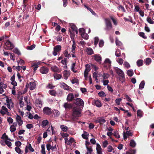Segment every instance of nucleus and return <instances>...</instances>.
Instances as JSON below:
<instances>
[{"mask_svg":"<svg viewBox=\"0 0 154 154\" xmlns=\"http://www.w3.org/2000/svg\"><path fill=\"white\" fill-rule=\"evenodd\" d=\"M116 60L117 62L120 65H122L123 62V60L121 58H116Z\"/></svg>","mask_w":154,"mask_h":154,"instance_id":"34","label":"nucleus"},{"mask_svg":"<svg viewBox=\"0 0 154 154\" xmlns=\"http://www.w3.org/2000/svg\"><path fill=\"white\" fill-rule=\"evenodd\" d=\"M113 134L115 137L117 138H119L120 137V136L119 134L117 131H115L113 133Z\"/></svg>","mask_w":154,"mask_h":154,"instance_id":"51","label":"nucleus"},{"mask_svg":"<svg viewBox=\"0 0 154 154\" xmlns=\"http://www.w3.org/2000/svg\"><path fill=\"white\" fill-rule=\"evenodd\" d=\"M117 8L118 10L122 11L124 12H125V10L124 7L121 5H119V6Z\"/></svg>","mask_w":154,"mask_h":154,"instance_id":"49","label":"nucleus"},{"mask_svg":"<svg viewBox=\"0 0 154 154\" xmlns=\"http://www.w3.org/2000/svg\"><path fill=\"white\" fill-rule=\"evenodd\" d=\"M61 50V46L60 45H57L55 46L54 48V51L53 52L54 56H56L57 54V53L60 52Z\"/></svg>","mask_w":154,"mask_h":154,"instance_id":"5","label":"nucleus"},{"mask_svg":"<svg viewBox=\"0 0 154 154\" xmlns=\"http://www.w3.org/2000/svg\"><path fill=\"white\" fill-rule=\"evenodd\" d=\"M15 151L19 154H21L23 153V151H21L19 147H16L15 148Z\"/></svg>","mask_w":154,"mask_h":154,"instance_id":"32","label":"nucleus"},{"mask_svg":"<svg viewBox=\"0 0 154 154\" xmlns=\"http://www.w3.org/2000/svg\"><path fill=\"white\" fill-rule=\"evenodd\" d=\"M71 82L73 84L75 83L78 84V80L77 79L75 78L71 80Z\"/></svg>","mask_w":154,"mask_h":154,"instance_id":"59","label":"nucleus"},{"mask_svg":"<svg viewBox=\"0 0 154 154\" xmlns=\"http://www.w3.org/2000/svg\"><path fill=\"white\" fill-rule=\"evenodd\" d=\"M6 102L7 103V106L10 109H12L14 106V104L12 102L11 99L7 98L6 100Z\"/></svg>","mask_w":154,"mask_h":154,"instance_id":"9","label":"nucleus"},{"mask_svg":"<svg viewBox=\"0 0 154 154\" xmlns=\"http://www.w3.org/2000/svg\"><path fill=\"white\" fill-rule=\"evenodd\" d=\"M122 97L116 99L115 100L116 103L118 105H120V102L122 101Z\"/></svg>","mask_w":154,"mask_h":154,"instance_id":"37","label":"nucleus"},{"mask_svg":"<svg viewBox=\"0 0 154 154\" xmlns=\"http://www.w3.org/2000/svg\"><path fill=\"white\" fill-rule=\"evenodd\" d=\"M65 143L68 145H71L72 143L75 142L74 139L72 138H71L69 140H68L67 138H65Z\"/></svg>","mask_w":154,"mask_h":154,"instance_id":"16","label":"nucleus"},{"mask_svg":"<svg viewBox=\"0 0 154 154\" xmlns=\"http://www.w3.org/2000/svg\"><path fill=\"white\" fill-rule=\"evenodd\" d=\"M10 129L11 132L15 131L16 129L15 126L14 125H11L10 127Z\"/></svg>","mask_w":154,"mask_h":154,"instance_id":"57","label":"nucleus"},{"mask_svg":"<svg viewBox=\"0 0 154 154\" xmlns=\"http://www.w3.org/2000/svg\"><path fill=\"white\" fill-rule=\"evenodd\" d=\"M43 112L46 115H50L51 113V109L48 107H45L43 110Z\"/></svg>","mask_w":154,"mask_h":154,"instance_id":"13","label":"nucleus"},{"mask_svg":"<svg viewBox=\"0 0 154 154\" xmlns=\"http://www.w3.org/2000/svg\"><path fill=\"white\" fill-rule=\"evenodd\" d=\"M114 69L119 76V81L122 83L124 82L125 81V78L123 72L121 69L117 67H115Z\"/></svg>","mask_w":154,"mask_h":154,"instance_id":"1","label":"nucleus"},{"mask_svg":"<svg viewBox=\"0 0 154 154\" xmlns=\"http://www.w3.org/2000/svg\"><path fill=\"white\" fill-rule=\"evenodd\" d=\"M51 150L52 151H56L57 150V148L56 144L54 145L52 144Z\"/></svg>","mask_w":154,"mask_h":154,"instance_id":"56","label":"nucleus"},{"mask_svg":"<svg viewBox=\"0 0 154 154\" xmlns=\"http://www.w3.org/2000/svg\"><path fill=\"white\" fill-rule=\"evenodd\" d=\"M40 64V63L39 62L33 63H32V66L34 68V71H35L37 70Z\"/></svg>","mask_w":154,"mask_h":154,"instance_id":"22","label":"nucleus"},{"mask_svg":"<svg viewBox=\"0 0 154 154\" xmlns=\"http://www.w3.org/2000/svg\"><path fill=\"white\" fill-rule=\"evenodd\" d=\"M49 92L51 95L55 96L57 94L56 92L54 90H50L49 91Z\"/></svg>","mask_w":154,"mask_h":154,"instance_id":"43","label":"nucleus"},{"mask_svg":"<svg viewBox=\"0 0 154 154\" xmlns=\"http://www.w3.org/2000/svg\"><path fill=\"white\" fill-rule=\"evenodd\" d=\"M16 120L19 126H20L23 124V121L22 120L20 116L19 115H17L16 117Z\"/></svg>","mask_w":154,"mask_h":154,"instance_id":"19","label":"nucleus"},{"mask_svg":"<svg viewBox=\"0 0 154 154\" xmlns=\"http://www.w3.org/2000/svg\"><path fill=\"white\" fill-rule=\"evenodd\" d=\"M107 149L108 152H111L113 150V148L111 146L109 145L107 146Z\"/></svg>","mask_w":154,"mask_h":154,"instance_id":"52","label":"nucleus"},{"mask_svg":"<svg viewBox=\"0 0 154 154\" xmlns=\"http://www.w3.org/2000/svg\"><path fill=\"white\" fill-rule=\"evenodd\" d=\"M108 144V143L106 140H105L103 142L102 146L103 148H105L107 147Z\"/></svg>","mask_w":154,"mask_h":154,"instance_id":"58","label":"nucleus"},{"mask_svg":"<svg viewBox=\"0 0 154 154\" xmlns=\"http://www.w3.org/2000/svg\"><path fill=\"white\" fill-rule=\"evenodd\" d=\"M17 75L19 81L20 82H21L22 81V79L23 78V76H21L20 74L18 72L17 73Z\"/></svg>","mask_w":154,"mask_h":154,"instance_id":"60","label":"nucleus"},{"mask_svg":"<svg viewBox=\"0 0 154 154\" xmlns=\"http://www.w3.org/2000/svg\"><path fill=\"white\" fill-rule=\"evenodd\" d=\"M136 143L133 140H131L130 141V145L132 147H134L135 146Z\"/></svg>","mask_w":154,"mask_h":154,"instance_id":"33","label":"nucleus"},{"mask_svg":"<svg viewBox=\"0 0 154 154\" xmlns=\"http://www.w3.org/2000/svg\"><path fill=\"white\" fill-rule=\"evenodd\" d=\"M28 149L32 152L34 151V149L32 148L30 144H29L28 146L27 145L26 146L25 151V153L26 154L28 153Z\"/></svg>","mask_w":154,"mask_h":154,"instance_id":"15","label":"nucleus"},{"mask_svg":"<svg viewBox=\"0 0 154 154\" xmlns=\"http://www.w3.org/2000/svg\"><path fill=\"white\" fill-rule=\"evenodd\" d=\"M82 109L78 106L75 107L73 109L72 116L73 118L79 117L81 116V111Z\"/></svg>","mask_w":154,"mask_h":154,"instance_id":"2","label":"nucleus"},{"mask_svg":"<svg viewBox=\"0 0 154 154\" xmlns=\"http://www.w3.org/2000/svg\"><path fill=\"white\" fill-rule=\"evenodd\" d=\"M1 138L2 139H4V141L5 140H10L11 139L8 138V136L6 135V133H5L2 135Z\"/></svg>","mask_w":154,"mask_h":154,"instance_id":"35","label":"nucleus"},{"mask_svg":"<svg viewBox=\"0 0 154 154\" xmlns=\"http://www.w3.org/2000/svg\"><path fill=\"white\" fill-rule=\"evenodd\" d=\"M145 85V82L144 81H142L140 83L139 86V88L140 89H143L144 86Z\"/></svg>","mask_w":154,"mask_h":154,"instance_id":"47","label":"nucleus"},{"mask_svg":"<svg viewBox=\"0 0 154 154\" xmlns=\"http://www.w3.org/2000/svg\"><path fill=\"white\" fill-rule=\"evenodd\" d=\"M63 54L65 57L69 58L71 57V55L68 53V51L67 50H65L63 53Z\"/></svg>","mask_w":154,"mask_h":154,"instance_id":"36","label":"nucleus"},{"mask_svg":"<svg viewBox=\"0 0 154 154\" xmlns=\"http://www.w3.org/2000/svg\"><path fill=\"white\" fill-rule=\"evenodd\" d=\"M146 20L147 22L150 24H154V21H153L151 19V18L149 17H148L147 19Z\"/></svg>","mask_w":154,"mask_h":154,"instance_id":"42","label":"nucleus"},{"mask_svg":"<svg viewBox=\"0 0 154 154\" xmlns=\"http://www.w3.org/2000/svg\"><path fill=\"white\" fill-rule=\"evenodd\" d=\"M74 96L73 94L70 93L68 94L67 97V100L68 101H71L74 98Z\"/></svg>","mask_w":154,"mask_h":154,"instance_id":"23","label":"nucleus"},{"mask_svg":"<svg viewBox=\"0 0 154 154\" xmlns=\"http://www.w3.org/2000/svg\"><path fill=\"white\" fill-rule=\"evenodd\" d=\"M45 146L44 144L41 146V153L42 154H46L45 152Z\"/></svg>","mask_w":154,"mask_h":154,"instance_id":"46","label":"nucleus"},{"mask_svg":"<svg viewBox=\"0 0 154 154\" xmlns=\"http://www.w3.org/2000/svg\"><path fill=\"white\" fill-rule=\"evenodd\" d=\"M115 55L117 57H119L121 55L120 51L119 49H117L116 50L115 53Z\"/></svg>","mask_w":154,"mask_h":154,"instance_id":"53","label":"nucleus"},{"mask_svg":"<svg viewBox=\"0 0 154 154\" xmlns=\"http://www.w3.org/2000/svg\"><path fill=\"white\" fill-rule=\"evenodd\" d=\"M0 113L3 115L6 114L10 116L11 115V113L8 112V109L4 106L2 107V109L0 111Z\"/></svg>","mask_w":154,"mask_h":154,"instance_id":"7","label":"nucleus"},{"mask_svg":"<svg viewBox=\"0 0 154 154\" xmlns=\"http://www.w3.org/2000/svg\"><path fill=\"white\" fill-rule=\"evenodd\" d=\"M5 46H6V48L8 50L12 49L14 47V45L9 40L6 41Z\"/></svg>","mask_w":154,"mask_h":154,"instance_id":"10","label":"nucleus"},{"mask_svg":"<svg viewBox=\"0 0 154 154\" xmlns=\"http://www.w3.org/2000/svg\"><path fill=\"white\" fill-rule=\"evenodd\" d=\"M69 27L70 28L69 29V31L71 34H74L75 33L76 34L78 33L77 28L74 24L70 23Z\"/></svg>","mask_w":154,"mask_h":154,"instance_id":"3","label":"nucleus"},{"mask_svg":"<svg viewBox=\"0 0 154 154\" xmlns=\"http://www.w3.org/2000/svg\"><path fill=\"white\" fill-rule=\"evenodd\" d=\"M142 112L140 110H138L137 111V115L138 116L141 117L142 116Z\"/></svg>","mask_w":154,"mask_h":154,"instance_id":"55","label":"nucleus"},{"mask_svg":"<svg viewBox=\"0 0 154 154\" xmlns=\"http://www.w3.org/2000/svg\"><path fill=\"white\" fill-rule=\"evenodd\" d=\"M43 103L41 101L38 100L36 103V106H38L40 108H41L42 107Z\"/></svg>","mask_w":154,"mask_h":154,"instance_id":"48","label":"nucleus"},{"mask_svg":"<svg viewBox=\"0 0 154 154\" xmlns=\"http://www.w3.org/2000/svg\"><path fill=\"white\" fill-rule=\"evenodd\" d=\"M105 21L106 25V29L107 30H109L112 28V26L109 19L106 18L105 19Z\"/></svg>","mask_w":154,"mask_h":154,"instance_id":"6","label":"nucleus"},{"mask_svg":"<svg viewBox=\"0 0 154 154\" xmlns=\"http://www.w3.org/2000/svg\"><path fill=\"white\" fill-rule=\"evenodd\" d=\"M94 104L98 107H101L102 106V104L100 101L97 100L94 102Z\"/></svg>","mask_w":154,"mask_h":154,"instance_id":"24","label":"nucleus"},{"mask_svg":"<svg viewBox=\"0 0 154 154\" xmlns=\"http://www.w3.org/2000/svg\"><path fill=\"white\" fill-rule=\"evenodd\" d=\"M48 122L47 120H44L42 122V125L43 126H45L48 124Z\"/></svg>","mask_w":154,"mask_h":154,"instance_id":"62","label":"nucleus"},{"mask_svg":"<svg viewBox=\"0 0 154 154\" xmlns=\"http://www.w3.org/2000/svg\"><path fill=\"white\" fill-rule=\"evenodd\" d=\"M151 62V59L149 58H147L145 61V63L146 65H149Z\"/></svg>","mask_w":154,"mask_h":154,"instance_id":"39","label":"nucleus"},{"mask_svg":"<svg viewBox=\"0 0 154 154\" xmlns=\"http://www.w3.org/2000/svg\"><path fill=\"white\" fill-rule=\"evenodd\" d=\"M89 135L88 133L85 131L84 133L82 134V137L84 139L87 140L88 139V136Z\"/></svg>","mask_w":154,"mask_h":154,"instance_id":"28","label":"nucleus"},{"mask_svg":"<svg viewBox=\"0 0 154 154\" xmlns=\"http://www.w3.org/2000/svg\"><path fill=\"white\" fill-rule=\"evenodd\" d=\"M82 37L84 39L87 40L88 38V35L85 32H83L81 34Z\"/></svg>","mask_w":154,"mask_h":154,"instance_id":"30","label":"nucleus"},{"mask_svg":"<svg viewBox=\"0 0 154 154\" xmlns=\"http://www.w3.org/2000/svg\"><path fill=\"white\" fill-rule=\"evenodd\" d=\"M0 87H2L3 88L5 89L7 88V85L2 82L0 81Z\"/></svg>","mask_w":154,"mask_h":154,"instance_id":"61","label":"nucleus"},{"mask_svg":"<svg viewBox=\"0 0 154 154\" xmlns=\"http://www.w3.org/2000/svg\"><path fill=\"white\" fill-rule=\"evenodd\" d=\"M54 76L55 79L58 80L60 79L62 77V75L60 74L55 73L54 75Z\"/></svg>","mask_w":154,"mask_h":154,"instance_id":"31","label":"nucleus"},{"mask_svg":"<svg viewBox=\"0 0 154 154\" xmlns=\"http://www.w3.org/2000/svg\"><path fill=\"white\" fill-rule=\"evenodd\" d=\"M52 112L54 117H57L60 115V112L57 110L54 109L52 111Z\"/></svg>","mask_w":154,"mask_h":154,"instance_id":"26","label":"nucleus"},{"mask_svg":"<svg viewBox=\"0 0 154 154\" xmlns=\"http://www.w3.org/2000/svg\"><path fill=\"white\" fill-rule=\"evenodd\" d=\"M94 60L97 62L100 63L102 60L101 56L99 54H96L94 55Z\"/></svg>","mask_w":154,"mask_h":154,"instance_id":"17","label":"nucleus"},{"mask_svg":"<svg viewBox=\"0 0 154 154\" xmlns=\"http://www.w3.org/2000/svg\"><path fill=\"white\" fill-rule=\"evenodd\" d=\"M60 128L63 131L66 132L68 130V127L64 125H60Z\"/></svg>","mask_w":154,"mask_h":154,"instance_id":"41","label":"nucleus"},{"mask_svg":"<svg viewBox=\"0 0 154 154\" xmlns=\"http://www.w3.org/2000/svg\"><path fill=\"white\" fill-rule=\"evenodd\" d=\"M85 7L92 13L93 15L95 16H97L95 13L94 11H93L91 8L85 6Z\"/></svg>","mask_w":154,"mask_h":154,"instance_id":"45","label":"nucleus"},{"mask_svg":"<svg viewBox=\"0 0 154 154\" xmlns=\"http://www.w3.org/2000/svg\"><path fill=\"white\" fill-rule=\"evenodd\" d=\"M51 69L52 71L54 72H60V69L56 66H52Z\"/></svg>","mask_w":154,"mask_h":154,"instance_id":"27","label":"nucleus"},{"mask_svg":"<svg viewBox=\"0 0 154 154\" xmlns=\"http://www.w3.org/2000/svg\"><path fill=\"white\" fill-rule=\"evenodd\" d=\"M127 74L129 76H131L134 74L133 71L132 69L128 70L127 71Z\"/></svg>","mask_w":154,"mask_h":154,"instance_id":"40","label":"nucleus"},{"mask_svg":"<svg viewBox=\"0 0 154 154\" xmlns=\"http://www.w3.org/2000/svg\"><path fill=\"white\" fill-rule=\"evenodd\" d=\"M13 52L19 55L21 54V53L20 51L17 48H15L13 50Z\"/></svg>","mask_w":154,"mask_h":154,"instance_id":"38","label":"nucleus"},{"mask_svg":"<svg viewBox=\"0 0 154 154\" xmlns=\"http://www.w3.org/2000/svg\"><path fill=\"white\" fill-rule=\"evenodd\" d=\"M85 69L84 72V76L85 80H87L88 79V72L91 70V68L89 64H87L85 66Z\"/></svg>","mask_w":154,"mask_h":154,"instance_id":"4","label":"nucleus"},{"mask_svg":"<svg viewBox=\"0 0 154 154\" xmlns=\"http://www.w3.org/2000/svg\"><path fill=\"white\" fill-rule=\"evenodd\" d=\"M137 64L138 66H142L143 64V60H139L137 62Z\"/></svg>","mask_w":154,"mask_h":154,"instance_id":"44","label":"nucleus"},{"mask_svg":"<svg viewBox=\"0 0 154 154\" xmlns=\"http://www.w3.org/2000/svg\"><path fill=\"white\" fill-rule=\"evenodd\" d=\"M87 54L89 55H91L94 54V52L92 49L90 48H87L86 50Z\"/></svg>","mask_w":154,"mask_h":154,"instance_id":"25","label":"nucleus"},{"mask_svg":"<svg viewBox=\"0 0 154 154\" xmlns=\"http://www.w3.org/2000/svg\"><path fill=\"white\" fill-rule=\"evenodd\" d=\"M40 71L42 74H46L48 72V69L46 67L42 66L40 69Z\"/></svg>","mask_w":154,"mask_h":154,"instance_id":"18","label":"nucleus"},{"mask_svg":"<svg viewBox=\"0 0 154 154\" xmlns=\"http://www.w3.org/2000/svg\"><path fill=\"white\" fill-rule=\"evenodd\" d=\"M5 144L7 145L8 147H10L11 146V143L8 140H5L4 141Z\"/></svg>","mask_w":154,"mask_h":154,"instance_id":"50","label":"nucleus"},{"mask_svg":"<svg viewBox=\"0 0 154 154\" xmlns=\"http://www.w3.org/2000/svg\"><path fill=\"white\" fill-rule=\"evenodd\" d=\"M60 86L63 88L64 89L69 90L70 88L64 82H62L60 83Z\"/></svg>","mask_w":154,"mask_h":154,"instance_id":"20","label":"nucleus"},{"mask_svg":"<svg viewBox=\"0 0 154 154\" xmlns=\"http://www.w3.org/2000/svg\"><path fill=\"white\" fill-rule=\"evenodd\" d=\"M86 148L87 149V151L86 154H91L93 151L92 147L89 146V147H86Z\"/></svg>","mask_w":154,"mask_h":154,"instance_id":"29","label":"nucleus"},{"mask_svg":"<svg viewBox=\"0 0 154 154\" xmlns=\"http://www.w3.org/2000/svg\"><path fill=\"white\" fill-rule=\"evenodd\" d=\"M111 64V61L109 59L106 58L105 60L103 63V65L104 67L107 68L109 67Z\"/></svg>","mask_w":154,"mask_h":154,"instance_id":"8","label":"nucleus"},{"mask_svg":"<svg viewBox=\"0 0 154 154\" xmlns=\"http://www.w3.org/2000/svg\"><path fill=\"white\" fill-rule=\"evenodd\" d=\"M26 86H27L30 90H33L35 88L36 86V84L34 82H29L26 85Z\"/></svg>","mask_w":154,"mask_h":154,"instance_id":"11","label":"nucleus"},{"mask_svg":"<svg viewBox=\"0 0 154 154\" xmlns=\"http://www.w3.org/2000/svg\"><path fill=\"white\" fill-rule=\"evenodd\" d=\"M124 66L127 68H129L130 67V65L129 63L127 62H124Z\"/></svg>","mask_w":154,"mask_h":154,"instance_id":"63","label":"nucleus"},{"mask_svg":"<svg viewBox=\"0 0 154 154\" xmlns=\"http://www.w3.org/2000/svg\"><path fill=\"white\" fill-rule=\"evenodd\" d=\"M116 43L117 46H121L122 45V43L119 41L117 38H116Z\"/></svg>","mask_w":154,"mask_h":154,"instance_id":"54","label":"nucleus"},{"mask_svg":"<svg viewBox=\"0 0 154 154\" xmlns=\"http://www.w3.org/2000/svg\"><path fill=\"white\" fill-rule=\"evenodd\" d=\"M75 103L79 106H82L83 107L84 105L83 100L80 98H77L75 99Z\"/></svg>","mask_w":154,"mask_h":154,"instance_id":"12","label":"nucleus"},{"mask_svg":"<svg viewBox=\"0 0 154 154\" xmlns=\"http://www.w3.org/2000/svg\"><path fill=\"white\" fill-rule=\"evenodd\" d=\"M133 134L130 131H127L126 132H123V137L124 139L125 140H126L127 137L128 136H132Z\"/></svg>","mask_w":154,"mask_h":154,"instance_id":"14","label":"nucleus"},{"mask_svg":"<svg viewBox=\"0 0 154 154\" xmlns=\"http://www.w3.org/2000/svg\"><path fill=\"white\" fill-rule=\"evenodd\" d=\"M97 147L96 149L97 151V154H102V149L100 144L98 143H97Z\"/></svg>","mask_w":154,"mask_h":154,"instance_id":"21","label":"nucleus"},{"mask_svg":"<svg viewBox=\"0 0 154 154\" xmlns=\"http://www.w3.org/2000/svg\"><path fill=\"white\" fill-rule=\"evenodd\" d=\"M136 152L135 150H132L128 152H127L126 154H134Z\"/></svg>","mask_w":154,"mask_h":154,"instance_id":"64","label":"nucleus"}]
</instances>
